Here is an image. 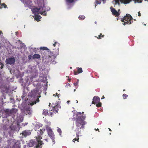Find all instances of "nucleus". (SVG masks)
Returning <instances> with one entry per match:
<instances>
[{"label": "nucleus", "instance_id": "obj_3", "mask_svg": "<svg viewBox=\"0 0 148 148\" xmlns=\"http://www.w3.org/2000/svg\"><path fill=\"white\" fill-rule=\"evenodd\" d=\"M86 118V116H82L81 112H77L76 114V118L75 119L76 121L75 124L76 125L77 120H78L80 121L79 122L80 124V126L82 128H84V125L86 123V122L84 121Z\"/></svg>", "mask_w": 148, "mask_h": 148}, {"label": "nucleus", "instance_id": "obj_50", "mask_svg": "<svg viewBox=\"0 0 148 148\" xmlns=\"http://www.w3.org/2000/svg\"><path fill=\"white\" fill-rule=\"evenodd\" d=\"M1 2L0 1V5H1ZM0 8L1 9L2 8L1 7H0Z\"/></svg>", "mask_w": 148, "mask_h": 148}, {"label": "nucleus", "instance_id": "obj_44", "mask_svg": "<svg viewBox=\"0 0 148 148\" xmlns=\"http://www.w3.org/2000/svg\"><path fill=\"white\" fill-rule=\"evenodd\" d=\"M44 140H45V141H46L47 142H48V140L47 139H44Z\"/></svg>", "mask_w": 148, "mask_h": 148}, {"label": "nucleus", "instance_id": "obj_32", "mask_svg": "<svg viewBox=\"0 0 148 148\" xmlns=\"http://www.w3.org/2000/svg\"><path fill=\"white\" fill-rule=\"evenodd\" d=\"M135 2H137L138 3L142 2L143 0H134Z\"/></svg>", "mask_w": 148, "mask_h": 148}, {"label": "nucleus", "instance_id": "obj_46", "mask_svg": "<svg viewBox=\"0 0 148 148\" xmlns=\"http://www.w3.org/2000/svg\"><path fill=\"white\" fill-rule=\"evenodd\" d=\"M95 130H96V131H98L99 132V129H95Z\"/></svg>", "mask_w": 148, "mask_h": 148}, {"label": "nucleus", "instance_id": "obj_11", "mask_svg": "<svg viewBox=\"0 0 148 148\" xmlns=\"http://www.w3.org/2000/svg\"><path fill=\"white\" fill-rule=\"evenodd\" d=\"M110 8L111 9V11L113 15L116 17H118L119 16L120 14L114 8H112V7H110Z\"/></svg>", "mask_w": 148, "mask_h": 148}, {"label": "nucleus", "instance_id": "obj_43", "mask_svg": "<svg viewBox=\"0 0 148 148\" xmlns=\"http://www.w3.org/2000/svg\"><path fill=\"white\" fill-rule=\"evenodd\" d=\"M56 97L57 96L58 97V98L59 97V96H58L59 94L57 93H56Z\"/></svg>", "mask_w": 148, "mask_h": 148}, {"label": "nucleus", "instance_id": "obj_58", "mask_svg": "<svg viewBox=\"0 0 148 148\" xmlns=\"http://www.w3.org/2000/svg\"><path fill=\"white\" fill-rule=\"evenodd\" d=\"M95 24H96V23H97V22H95Z\"/></svg>", "mask_w": 148, "mask_h": 148}, {"label": "nucleus", "instance_id": "obj_1", "mask_svg": "<svg viewBox=\"0 0 148 148\" xmlns=\"http://www.w3.org/2000/svg\"><path fill=\"white\" fill-rule=\"evenodd\" d=\"M29 95L33 101L31 103V105H33L39 101V98L40 97L37 91L36 90H32L29 93Z\"/></svg>", "mask_w": 148, "mask_h": 148}, {"label": "nucleus", "instance_id": "obj_25", "mask_svg": "<svg viewBox=\"0 0 148 148\" xmlns=\"http://www.w3.org/2000/svg\"><path fill=\"white\" fill-rule=\"evenodd\" d=\"M77 68L78 73H80L82 72L83 71L82 68Z\"/></svg>", "mask_w": 148, "mask_h": 148}, {"label": "nucleus", "instance_id": "obj_23", "mask_svg": "<svg viewBox=\"0 0 148 148\" xmlns=\"http://www.w3.org/2000/svg\"><path fill=\"white\" fill-rule=\"evenodd\" d=\"M48 110L46 109H44L43 110V111L42 113V114L43 115L46 116L47 115H48Z\"/></svg>", "mask_w": 148, "mask_h": 148}, {"label": "nucleus", "instance_id": "obj_20", "mask_svg": "<svg viewBox=\"0 0 148 148\" xmlns=\"http://www.w3.org/2000/svg\"><path fill=\"white\" fill-rule=\"evenodd\" d=\"M40 58V55L38 54H35L32 56V58L34 59H38Z\"/></svg>", "mask_w": 148, "mask_h": 148}, {"label": "nucleus", "instance_id": "obj_61", "mask_svg": "<svg viewBox=\"0 0 148 148\" xmlns=\"http://www.w3.org/2000/svg\"><path fill=\"white\" fill-rule=\"evenodd\" d=\"M84 112H82V113H83V114H84Z\"/></svg>", "mask_w": 148, "mask_h": 148}, {"label": "nucleus", "instance_id": "obj_12", "mask_svg": "<svg viewBox=\"0 0 148 148\" xmlns=\"http://www.w3.org/2000/svg\"><path fill=\"white\" fill-rule=\"evenodd\" d=\"M119 1L122 3L127 4L129 3L132 0H115L116 4H117L119 5H120Z\"/></svg>", "mask_w": 148, "mask_h": 148}, {"label": "nucleus", "instance_id": "obj_31", "mask_svg": "<svg viewBox=\"0 0 148 148\" xmlns=\"http://www.w3.org/2000/svg\"><path fill=\"white\" fill-rule=\"evenodd\" d=\"M123 97L124 99H126L128 97V95L125 94H124L123 95Z\"/></svg>", "mask_w": 148, "mask_h": 148}, {"label": "nucleus", "instance_id": "obj_42", "mask_svg": "<svg viewBox=\"0 0 148 148\" xmlns=\"http://www.w3.org/2000/svg\"><path fill=\"white\" fill-rule=\"evenodd\" d=\"M57 42H55V43L54 44H53V45L54 46V47H55L56 46V44H57Z\"/></svg>", "mask_w": 148, "mask_h": 148}, {"label": "nucleus", "instance_id": "obj_56", "mask_svg": "<svg viewBox=\"0 0 148 148\" xmlns=\"http://www.w3.org/2000/svg\"><path fill=\"white\" fill-rule=\"evenodd\" d=\"M104 98V96H103V98Z\"/></svg>", "mask_w": 148, "mask_h": 148}, {"label": "nucleus", "instance_id": "obj_38", "mask_svg": "<svg viewBox=\"0 0 148 148\" xmlns=\"http://www.w3.org/2000/svg\"><path fill=\"white\" fill-rule=\"evenodd\" d=\"M78 82H77L75 83L74 84V85L75 86H76L78 85Z\"/></svg>", "mask_w": 148, "mask_h": 148}, {"label": "nucleus", "instance_id": "obj_35", "mask_svg": "<svg viewBox=\"0 0 148 148\" xmlns=\"http://www.w3.org/2000/svg\"><path fill=\"white\" fill-rule=\"evenodd\" d=\"M10 110L9 109H6L5 110V112H7V113H8L9 114H10Z\"/></svg>", "mask_w": 148, "mask_h": 148}, {"label": "nucleus", "instance_id": "obj_49", "mask_svg": "<svg viewBox=\"0 0 148 148\" xmlns=\"http://www.w3.org/2000/svg\"><path fill=\"white\" fill-rule=\"evenodd\" d=\"M51 103H49V106L50 107L51 106Z\"/></svg>", "mask_w": 148, "mask_h": 148}, {"label": "nucleus", "instance_id": "obj_57", "mask_svg": "<svg viewBox=\"0 0 148 148\" xmlns=\"http://www.w3.org/2000/svg\"><path fill=\"white\" fill-rule=\"evenodd\" d=\"M125 91V89H124L123 90V91Z\"/></svg>", "mask_w": 148, "mask_h": 148}, {"label": "nucleus", "instance_id": "obj_41", "mask_svg": "<svg viewBox=\"0 0 148 148\" xmlns=\"http://www.w3.org/2000/svg\"><path fill=\"white\" fill-rule=\"evenodd\" d=\"M138 16H141V14L140 13V12H138Z\"/></svg>", "mask_w": 148, "mask_h": 148}, {"label": "nucleus", "instance_id": "obj_45", "mask_svg": "<svg viewBox=\"0 0 148 148\" xmlns=\"http://www.w3.org/2000/svg\"><path fill=\"white\" fill-rule=\"evenodd\" d=\"M70 102V101L69 100V101H67V104H68Z\"/></svg>", "mask_w": 148, "mask_h": 148}, {"label": "nucleus", "instance_id": "obj_21", "mask_svg": "<svg viewBox=\"0 0 148 148\" xmlns=\"http://www.w3.org/2000/svg\"><path fill=\"white\" fill-rule=\"evenodd\" d=\"M41 18V17L40 15L36 14L35 15L34 18L36 21H40Z\"/></svg>", "mask_w": 148, "mask_h": 148}, {"label": "nucleus", "instance_id": "obj_14", "mask_svg": "<svg viewBox=\"0 0 148 148\" xmlns=\"http://www.w3.org/2000/svg\"><path fill=\"white\" fill-rule=\"evenodd\" d=\"M100 98L98 97L94 96L93 99V101L92 103L93 104H95L99 102Z\"/></svg>", "mask_w": 148, "mask_h": 148}, {"label": "nucleus", "instance_id": "obj_59", "mask_svg": "<svg viewBox=\"0 0 148 148\" xmlns=\"http://www.w3.org/2000/svg\"><path fill=\"white\" fill-rule=\"evenodd\" d=\"M55 95H53V96H55Z\"/></svg>", "mask_w": 148, "mask_h": 148}, {"label": "nucleus", "instance_id": "obj_34", "mask_svg": "<svg viewBox=\"0 0 148 148\" xmlns=\"http://www.w3.org/2000/svg\"><path fill=\"white\" fill-rule=\"evenodd\" d=\"M32 57V56L31 55H29L28 56V58L29 60L31 59Z\"/></svg>", "mask_w": 148, "mask_h": 148}, {"label": "nucleus", "instance_id": "obj_16", "mask_svg": "<svg viewBox=\"0 0 148 148\" xmlns=\"http://www.w3.org/2000/svg\"><path fill=\"white\" fill-rule=\"evenodd\" d=\"M45 6L43 5L42 7V10L40 11L38 14H41L42 15H43L45 16L47 15V13L45 12L46 11H48V10H46L44 8Z\"/></svg>", "mask_w": 148, "mask_h": 148}, {"label": "nucleus", "instance_id": "obj_53", "mask_svg": "<svg viewBox=\"0 0 148 148\" xmlns=\"http://www.w3.org/2000/svg\"><path fill=\"white\" fill-rule=\"evenodd\" d=\"M76 102H77V103L78 102V101L77 100H76Z\"/></svg>", "mask_w": 148, "mask_h": 148}, {"label": "nucleus", "instance_id": "obj_37", "mask_svg": "<svg viewBox=\"0 0 148 148\" xmlns=\"http://www.w3.org/2000/svg\"><path fill=\"white\" fill-rule=\"evenodd\" d=\"M70 86L71 85L69 84H67L66 86V87L68 88L69 87H70Z\"/></svg>", "mask_w": 148, "mask_h": 148}, {"label": "nucleus", "instance_id": "obj_4", "mask_svg": "<svg viewBox=\"0 0 148 148\" xmlns=\"http://www.w3.org/2000/svg\"><path fill=\"white\" fill-rule=\"evenodd\" d=\"M80 122L78 120H77V121L76 123V126L77 127L76 128L75 131L76 132V137L73 139L72 141L75 143V141H77V142H79V135L81 134V132L80 130L81 128H82L81 126H80V124L79 122Z\"/></svg>", "mask_w": 148, "mask_h": 148}, {"label": "nucleus", "instance_id": "obj_22", "mask_svg": "<svg viewBox=\"0 0 148 148\" xmlns=\"http://www.w3.org/2000/svg\"><path fill=\"white\" fill-rule=\"evenodd\" d=\"M104 35H102V34L100 33L98 36V37L97 36H95V37L97 38L98 39H101V38H103L104 37Z\"/></svg>", "mask_w": 148, "mask_h": 148}, {"label": "nucleus", "instance_id": "obj_52", "mask_svg": "<svg viewBox=\"0 0 148 148\" xmlns=\"http://www.w3.org/2000/svg\"><path fill=\"white\" fill-rule=\"evenodd\" d=\"M68 80L69 81H70L71 80V79H68Z\"/></svg>", "mask_w": 148, "mask_h": 148}, {"label": "nucleus", "instance_id": "obj_18", "mask_svg": "<svg viewBox=\"0 0 148 148\" xmlns=\"http://www.w3.org/2000/svg\"><path fill=\"white\" fill-rule=\"evenodd\" d=\"M35 141L33 140H30L28 143V145L30 147H32L35 144Z\"/></svg>", "mask_w": 148, "mask_h": 148}, {"label": "nucleus", "instance_id": "obj_8", "mask_svg": "<svg viewBox=\"0 0 148 148\" xmlns=\"http://www.w3.org/2000/svg\"><path fill=\"white\" fill-rule=\"evenodd\" d=\"M15 61V60L14 57L9 58L6 59L5 63L7 64L13 65L14 64Z\"/></svg>", "mask_w": 148, "mask_h": 148}, {"label": "nucleus", "instance_id": "obj_60", "mask_svg": "<svg viewBox=\"0 0 148 148\" xmlns=\"http://www.w3.org/2000/svg\"><path fill=\"white\" fill-rule=\"evenodd\" d=\"M111 134V133H110V134Z\"/></svg>", "mask_w": 148, "mask_h": 148}, {"label": "nucleus", "instance_id": "obj_7", "mask_svg": "<svg viewBox=\"0 0 148 148\" xmlns=\"http://www.w3.org/2000/svg\"><path fill=\"white\" fill-rule=\"evenodd\" d=\"M51 108H50L49 111H53L54 113H56L58 112V111L59 110V108H60V106L59 105L57 104L54 105V104H52Z\"/></svg>", "mask_w": 148, "mask_h": 148}, {"label": "nucleus", "instance_id": "obj_19", "mask_svg": "<svg viewBox=\"0 0 148 148\" xmlns=\"http://www.w3.org/2000/svg\"><path fill=\"white\" fill-rule=\"evenodd\" d=\"M17 110L14 108H12L10 111V114H15L17 112Z\"/></svg>", "mask_w": 148, "mask_h": 148}, {"label": "nucleus", "instance_id": "obj_5", "mask_svg": "<svg viewBox=\"0 0 148 148\" xmlns=\"http://www.w3.org/2000/svg\"><path fill=\"white\" fill-rule=\"evenodd\" d=\"M121 21L123 22V25H125L127 24H131L133 22V18L132 16L130 14H126L123 18H121Z\"/></svg>", "mask_w": 148, "mask_h": 148}, {"label": "nucleus", "instance_id": "obj_10", "mask_svg": "<svg viewBox=\"0 0 148 148\" xmlns=\"http://www.w3.org/2000/svg\"><path fill=\"white\" fill-rule=\"evenodd\" d=\"M42 57L43 58H48L49 57V51H42Z\"/></svg>", "mask_w": 148, "mask_h": 148}, {"label": "nucleus", "instance_id": "obj_30", "mask_svg": "<svg viewBox=\"0 0 148 148\" xmlns=\"http://www.w3.org/2000/svg\"><path fill=\"white\" fill-rule=\"evenodd\" d=\"M100 3H101V2H99V1L96 0L95 1V5L96 6L97 5H98V4H100Z\"/></svg>", "mask_w": 148, "mask_h": 148}, {"label": "nucleus", "instance_id": "obj_9", "mask_svg": "<svg viewBox=\"0 0 148 148\" xmlns=\"http://www.w3.org/2000/svg\"><path fill=\"white\" fill-rule=\"evenodd\" d=\"M59 54L58 51L57 50L56 51H51L49 50V58H51V57L53 56L54 57V58L56 57L57 55H58Z\"/></svg>", "mask_w": 148, "mask_h": 148}, {"label": "nucleus", "instance_id": "obj_17", "mask_svg": "<svg viewBox=\"0 0 148 148\" xmlns=\"http://www.w3.org/2000/svg\"><path fill=\"white\" fill-rule=\"evenodd\" d=\"M41 9V8L40 7L39 8H38L37 7L33 8L32 9V11L33 14L36 13H37L38 14V13L40 12L39 11Z\"/></svg>", "mask_w": 148, "mask_h": 148}, {"label": "nucleus", "instance_id": "obj_29", "mask_svg": "<svg viewBox=\"0 0 148 148\" xmlns=\"http://www.w3.org/2000/svg\"><path fill=\"white\" fill-rule=\"evenodd\" d=\"M96 106L97 107H100L101 106V103L100 102H99L97 103L96 105Z\"/></svg>", "mask_w": 148, "mask_h": 148}, {"label": "nucleus", "instance_id": "obj_51", "mask_svg": "<svg viewBox=\"0 0 148 148\" xmlns=\"http://www.w3.org/2000/svg\"><path fill=\"white\" fill-rule=\"evenodd\" d=\"M109 130L110 131H111V130L110 129V128H109Z\"/></svg>", "mask_w": 148, "mask_h": 148}, {"label": "nucleus", "instance_id": "obj_33", "mask_svg": "<svg viewBox=\"0 0 148 148\" xmlns=\"http://www.w3.org/2000/svg\"><path fill=\"white\" fill-rule=\"evenodd\" d=\"M74 0H67V2L69 3H73Z\"/></svg>", "mask_w": 148, "mask_h": 148}, {"label": "nucleus", "instance_id": "obj_26", "mask_svg": "<svg viewBox=\"0 0 148 148\" xmlns=\"http://www.w3.org/2000/svg\"><path fill=\"white\" fill-rule=\"evenodd\" d=\"M78 18L81 20H84L85 18V16L84 15H82L79 16Z\"/></svg>", "mask_w": 148, "mask_h": 148}, {"label": "nucleus", "instance_id": "obj_24", "mask_svg": "<svg viewBox=\"0 0 148 148\" xmlns=\"http://www.w3.org/2000/svg\"><path fill=\"white\" fill-rule=\"evenodd\" d=\"M40 49L43 50V51H49V49L47 47H43L40 48Z\"/></svg>", "mask_w": 148, "mask_h": 148}, {"label": "nucleus", "instance_id": "obj_2", "mask_svg": "<svg viewBox=\"0 0 148 148\" xmlns=\"http://www.w3.org/2000/svg\"><path fill=\"white\" fill-rule=\"evenodd\" d=\"M45 130V129H40L39 130H38L37 132V136L36 137V139L38 142V144L36 146V148H41L42 145L44 144L40 140L42 139L41 135L44 133Z\"/></svg>", "mask_w": 148, "mask_h": 148}, {"label": "nucleus", "instance_id": "obj_63", "mask_svg": "<svg viewBox=\"0 0 148 148\" xmlns=\"http://www.w3.org/2000/svg\"><path fill=\"white\" fill-rule=\"evenodd\" d=\"M27 123L26 124V123H25V124H26V125H27Z\"/></svg>", "mask_w": 148, "mask_h": 148}, {"label": "nucleus", "instance_id": "obj_54", "mask_svg": "<svg viewBox=\"0 0 148 148\" xmlns=\"http://www.w3.org/2000/svg\"><path fill=\"white\" fill-rule=\"evenodd\" d=\"M76 90L75 89H74V92H75V91Z\"/></svg>", "mask_w": 148, "mask_h": 148}, {"label": "nucleus", "instance_id": "obj_15", "mask_svg": "<svg viewBox=\"0 0 148 148\" xmlns=\"http://www.w3.org/2000/svg\"><path fill=\"white\" fill-rule=\"evenodd\" d=\"M32 110L30 108H27L25 110L24 113L26 115L31 114L32 113Z\"/></svg>", "mask_w": 148, "mask_h": 148}, {"label": "nucleus", "instance_id": "obj_40", "mask_svg": "<svg viewBox=\"0 0 148 148\" xmlns=\"http://www.w3.org/2000/svg\"><path fill=\"white\" fill-rule=\"evenodd\" d=\"M74 75H77V74L78 73V72H77L75 71H74Z\"/></svg>", "mask_w": 148, "mask_h": 148}, {"label": "nucleus", "instance_id": "obj_39", "mask_svg": "<svg viewBox=\"0 0 148 148\" xmlns=\"http://www.w3.org/2000/svg\"><path fill=\"white\" fill-rule=\"evenodd\" d=\"M1 64V67H0V68L1 69H2L3 67V66H4V65L3 64Z\"/></svg>", "mask_w": 148, "mask_h": 148}, {"label": "nucleus", "instance_id": "obj_13", "mask_svg": "<svg viewBox=\"0 0 148 148\" xmlns=\"http://www.w3.org/2000/svg\"><path fill=\"white\" fill-rule=\"evenodd\" d=\"M31 132L30 130H26L23 131L22 133V134L23 136H24L25 137L29 136L31 134Z\"/></svg>", "mask_w": 148, "mask_h": 148}, {"label": "nucleus", "instance_id": "obj_28", "mask_svg": "<svg viewBox=\"0 0 148 148\" xmlns=\"http://www.w3.org/2000/svg\"><path fill=\"white\" fill-rule=\"evenodd\" d=\"M1 7L2 8L4 7V8H6L7 7L6 5L4 3H3L1 4Z\"/></svg>", "mask_w": 148, "mask_h": 148}, {"label": "nucleus", "instance_id": "obj_55", "mask_svg": "<svg viewBox=\"0 0 148 148\" xmlns=\"http://www.w3.org/2000/svg\"><path fill=\"white\" fill-rule=\"evenodd\" d=\"M145 1H147L148 2V0H144Z\"/></svg>", "mask_w": 148, "mask_h": 148}, {"label": "nucleus", "instance_id": "obj_6", "mask_svg": "<svg viewBox=\"0 0 148 148\" xmlns=\"http://www.w3.org/2000/svg\"><path fill=\"white\" fill-rule=\"evenodd\" d=\"M47 132L50 138L51 139L53 142V144H55L54 135L53 132L52 131L51 128L49 127H47Z\"/></svg>", "mask_w": 148, "mask_h": 148}, {"label": "nucleus", "instance_id": "obj_47", "mask_svg": "<svg viewBox=\"0 0 148 148\" xmlns=\"http://www.w3.org/2000/svg\"><path fill=\"white\" fill-rule=\"evenodd\" d=\"M2 34V32L1 31H0V34Z\"/></svg>", "mask_w": 148, "mask_h": 148}, {"label": "nucleus", "instance_id": "obj_48", "mask_svg": "<svg viewBox=\"0 0 148 148\" xmlns=\"http://www.w3.org/2000/svg\"><path fill=\"white\" fill-rule=\"evenodd\" d=\"M23 119H22V120H21L20 121V122H21L23 121Z\"/></svg>", "mask_w": 148, "mask_h": 148}, {"label": "nucleus", "instance_id": "obj_62", "mask_svg": "<svg viewBox=\"0 0 148 148\" xmlns=\"http://www.w3.org/2000/svg\"><path fill=\"white\" fill-rule=\"evenodd\" d=\"M27 123L26 124V123H25V124H26V125H27Z\"/></svg>", "mask_w": 148, "mask_h": 148}, {"label": "nucleus", "instance_id": "obj_27", "mask_svg": "<svg viewBox=\"0 0 148 148\" xmlns=\"http://www.w3.org/2000/svg\"><path fill=\"white\" fill-rule=\"evenodd\" d=\"M54 113V112H53V111H51V112H50L48 113V115L49 116H52V115H53Z\"/></svg>", "mask_w": 148, "mask_h": 148}, {"label": "nucleus", "instance_id": "obj_36", "mask_svg": "<svg viewBox=\"0 0 148 148\" xmlns=\"http://www.w3.org/2000/svg\"><path fill=\"white\" fill-rule=\"evenodd\" d=\"M58 132L59 133H60L62 132V131L59 128L58 129Z\"/></svg>", "mask_w": 148, "mask_h": 148}]
</instances>
